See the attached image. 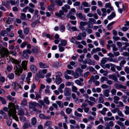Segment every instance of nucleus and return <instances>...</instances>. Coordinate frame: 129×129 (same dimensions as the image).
I'll list each match as a JSON object with an SVG mask.
<instances>
[{"label":"nucleus","instance_id":"58","mask_svg":"<svg viewBox=\"0 0 129 129\" xmlns=\"http://www.w3.org/2000/svg\"><path fill=\"white\" fill-rule=\"evenodd\" d=\"M21 19L22 20L25 19L26 18V15L24 13H21V16L20 17Z\"/></svg>","mask_w":129,"mask_h":129},{"label":"nucleus","instance_id":"52","mask_svg":"<svg viewBox=\"0 0 129 129\" xmlns=\"http://www.w3.org/2000/svg\"><path fill=\"white\" fill-rule=\"evenodd\" d=\"M82 4L84 7H90V5L86 2H84L82 3Z\"/></svg>","mask_w":129,"mask_h":129},{"label":"nucleus","instance_id":"9","mask_svg":"<svg viewBox=\"0 0 129 129\" xmlns=\"http://www.w3.org/2000/svg\"><path fill=\"white\" fill-rule=\"evenodd\" d=\"M95 63V61L94 60H92L90 59L87 58L83 62L84 64L88 63L90 65H94Z\"/></svg>","mask_w":129,"mask_h":129},{"label":"nucleus","instance_id":"31","mask_svg":"<svg viewBox=\"0 0 129 129\" xmlns=\"http://www.w3.org/2000/svg\"><path fill=\"white\" fill-rule=\"evenodd\" d=\"M81 42L78 41L76 42L75 44L80 49H82L83 47V46L81 44Z\"/></svg>","mask_w":129,"mask_h":129},{"label":"nucleus","instance_id":"34","mask_svg":"<svg viewBox=\"0 0 129 129\" xmlns=\"http://www.w3.org/2000/svg\"><path fill=\"white\" fill-rule=\"evenodd\" d=\"M101 10L102 12V16L103 17L107 15L106 9L105 8H103L101 9Z\"/></svg>","mask_w":129,"mask_h":129},{"label":"nucleus","instance_id":"18","mask_svg":"<svg viewBox=\"0 0 129 129\" xmlns=\"http://www.w3.org/2000/svg\"><path fill=\"white\" fill-rule=\"evenodd\" d=\"M27 62L26 61H22L21 65L22 68L24 70H26L27 69Z\"/></svg>","mask_w":129,"mask_h":129},{"label":"nucleus","instance_id":"2","mask_svg":"<svg viewBox=\"0 0 129 129\" xmlns=\"http://www.w3.org/2000/svg\"><path fill=\"white\" fill-rule=\"evenodd\" d=\"M10 59L12 63L16 64L15 67L14 68V72L15 74L17 76H20L22 73L23 70L22 68L19 65L20 62L13 58H11Z\"/></svg>","mask_w":129,"mask_h":129},{"label":"nucleus","instance_id":"38","mask_svg":"<svg viewBox=\"0 0 129 129\" xmlns=\"http://www.w3.org/2000/svg\"><path fill=\"white\" fill-rule=\"evenodd\" d=\"M31 89L30 90V92L31 93H33L34 92V90L36 88V85L34 83L31 85Z\"/></svg>","mask_w":129,"mask_h":129},{"label":"nucleus","instance_id":"35","mask_svg":"<svg viewBox=\"0 0 129 129\" xmlns=\"http://www.w3.org/2000/svg\"><path fill=\"white\" fill-rule=\"evenodd\" d=\"M111 66V70L112 71L115 72V71L116 70L115 68H116V65L112 63H110Z\"/></svg>","mask_w":129,"mask_h":129},{"label":"nucleus","instance_id":"11","mask_svg":"<svg viewBox=\"0 0 129 129\" xmlns=\"http://www.w3.org/2000/svg\"><path fill=\"white\" fill-rule=\"evenodd\" d=\"M12 86L15 90H18L19 88H21V86L16 82H13L12 84Z\"/></svg>","mask_w":129,"mask_h":129},{"label":"nucleus","instance_id":"16","mask_svg":"<svg viewBox=\"0 0 129 129\" xmlns=\"http://www.w3.org/2000/svg\"><path fill=\"white\" fill-rule=\"evenodd\" d=\"M39 64L40 67L41 68H47L49 67V66L46 64L43 63L42 62H40Z\"/></svg>","mask_w":129,"mask_h":129},{"label":"nucleus","instance_id":"26","mask_svg":"<svg viewBox=\"0 0 129 129\" xmlns=\"http://www.w3.org/2000/svg\"><path fill=\"white\" fill-rule=\"evenodd\" d=\"M83 71L80 68H77L75 71V72L77 73L79 75H81L82 73L83 72Z\"/></svg>","mask_w":129,"mask_h":129},{"label":"nucleus","instance_id":"13","mask_svg":"<svg viewBox=\"0 0 129 129\" xmlns=\"http://www.w3.org/2000/svg\"><path fill=\"white\" fill-rule=\"evenodd\" d=\"M29 127H32L31 125L30 124V122H26L24 123L23 125L22 126L23 129H26Z\"/></svg>","mask_w":129,"mask_h":129},{"label":"nucleus","instance_id":"24","mask_svg":"<svg viewBox=\"0 0 129 129\" xmlns=\"http://www.w3.org/2000/svg\"><path fill=\"white\" fill-rule=\"evenodd\" d=\"M37 122V120L35 117H34L31 119V126L35 125L36 124Z\"/></svg>","mask_w":129,"mask_h":129},{"label":"nucleus","instance_id":"48","mask_svg":"<svg viewBox=\"0 0 129 129\" xmlns=\"http://www.w3.org/2000/svg\"><path fill=\"white\" fill-rule=\"evenodd\" d=\"M65 110L66 112L68 114H70L72 111V109L69 108H66Z\"/></svg>","mask_w":129,"mask_h":129},{"label":"nucleus","instance_id":"44","mask_svg":"<svg viewBox=\"0 0 129 129\" xmlns=\"http://www.w3.org/2000/svg\"><path fill=\"white\" fill-rule=\"evenodd\" d=\"M75 39H76V37H72L70 40V41L72 43L75 44L77 41Z\"/></svg>","mask_w":129,"mask_h":129},{"label":"nucleus","instance_id":"3","mask_svg":"<svg viewBox=\"0 0 129 129\" xmlns=\"http://www.w3.org/2000/svg\"><path fill=\"white\" fill-rule=\"evenodd\" d=\"M86 36V33L84 32H83L82 33H80L79 34L78 36L76 37V39L78 40H83Z\"/></svg>","mask_w":129,"mask_h":129},{"label":"nucleus","instance_id":"45","mask_svg":"<svg viewBox=\"0 0 129 129\" xmlns=\"http://www.w3.org/2000/svg\"><path fill=\"white\" fill-rule=\"evenodd\" d=\"M110 64L107 63L105 64L102 67L104 69H105L106 68L109 69L110 68Z\"/></svg>","mask_w":129,"mask_h":129},{"label":"nucleus","instance_id":"60","mask_svg":"<svg viewBox=\"0 0 129 129\" xmlns=\"http://www.w3.org/2000/svg\"><path fill=\"white\" fill-rule=\"evenodd\" d=\"M10 1H6L5 3V4L4 5V6H5L7 8L10 7Z\"/></svg>","mask_w":129,"mask_h":129},{"label":"nucleus","instance_id":"30","mask_svg":"<svg viewBox=\"0 0 129 129\" xmlns=\"http://www.w3.org/2000/svg\"><path fill=\"white\" fill-rule=\"evenodd\" d=\"M59 40H61V43L59 44L63 46H66V45L67 43V41L65 40H61V39H59Z\"/></svg>","mask_w":129,"mask_h":129},{"label":"nucleus","instance_id":"23","mask_svg":"<svg viewBox=\"0 0 129 129\" xmlns=\"http://www.w3.org/2000/svg\"><path fill=\"white\" fill-rule=\"evenodd\" d=\"M108 110V109L105 108H103L102 109V110L99 111V113H100L101 114L103 115H105L106 114V112Z\"/></svg>","mask_w":129,"mask_h":129},{"label":"nucleus","instance_id":"22","mask_svg":"<svg viewBox=\"0 0 129 129\" xmlns=\"http://www.w3.org/2000/svg\"><path fill=\"white\" fill-rule=\"evenodd\" d=\"M54 2L53 5L56 4L58 6H61L62 5L63 3L61 0H55Z\"/></svg>","mask_w":129,"mask_h":129},{"label":"nucleus","instance_id":"1","mask_svg":"<svg viewBox=\"0 0 129 129\" xmlns=\"http://www.w3.org/2000/svg\"><path fill=\"white\" fill-rule=\"evenodd\" d=\"M8 107L9 109L8 111V115L10 117L12 116L15 120L18 121V118L16 114V109H19V106L17 105H15L14 103H9L8 105Z\"/></svg>","mask_w":129,"mask_h":129},{"label":"nucleus","instance_id":"64","mask_svg":"<svg viewBox=\"0 0 129 129\" xmlns=\"http://www.w3.org/2000/svg\"><path fill=\"white\" fill-rule=\"evenodd\" d=\"M48 9L50 11H53L54 10V6L52 5L49 6L48 7Z\"/></svg>","mask_w":129,"mask_h":129},{"label":"nucleus","instance_id":"6","mask_svg":"<svg viewBox=\"0 0 129 129\" xmlns=\"http://www.w3.org/2000/svg\"><path fill=\"white\" fill-rule=\"evenodd\" d=\"M27 113V110L26 108L24 109H18V114L20 116H23L24 115L25 112Z\"/></svg>","mask_w":129,"mask_h":129},{"label":"nucleus","instance_id":"49","mask_svg":"<svg viewBox=\"0 0 129 129\" xmlns=\"http://www.w3.org/2000/svg\"><path fill=\"white\" fill-rule=\"evenodd\" d=\"M0 101L2 102L3 104H5L6 103L5 100L3 97L0 96Z\"/></svg>","mask_w":129,"mask_h":129},{"label":"nucleus","instance_id":"43","mask_svg":"<svg viewBox=\"0 0 129 129\" xmlns=\"http://www.w3.org/2000/svg\"><path fill=\"white\" fill-rule=\"evenodd\" d=\"M117 113L118 116L120 117H123L124 116L123 114L122 113V112L119 110V108L117 111Z\"/></svg>","mask_w":129,"mask_h":129},{"label":"nucleus","instance_id":"37","mask_svg":"<svg viewBox=\"0 0 129 129\" xmlns=\"http://www.w3.org/2000/svg\"><path fill=\"white\" fill-rule=\"evenodd\" d=\"M109 78L112 79L113 80L116 81L117 80V77L115 75H112L109 76Z\"/></svg>","mask_w":129,"mask_h":129},{"label":"nucleus","instance_id":"32","mask_svg":"<svg viewBox=\"0 0 129 129\" xmlns=\"http://www.w3.org/2000/svg\"><path fill=\"white\" fill-rule=\"evenodd\" d=\"M55 81L56 83L58 85L62 82V80L60 78H56Z\"/></svg>","mask_w":129,"mask_h":129},{"label":"nucleus","instance_id":"12","mask_svg":"<svg viewBox=\"0 0 129 129\" xmlns=\"http://www.w3.org/2000/svg\"><path fill=\"white\" fill-rule=\"evenodd\" d=\"M73 13L71 11H69V13L67 15V17L68 18H70L71 20H75L76 17L73 15Z\"/></svg>","mask_w":129,"mask_h":129},{"label":"nucleus","instance_id":"61","mask_svg":"<svg viewBox=\"0 0 129 129\" xmlns=\"http://www.w3.org/2000/svg\"><path fill=\"white\" fill-rule=\"evenodd\" d=\"M29 28L26 27L24 29V33L25 34H27L29 33Z\"/></svg>","mask_w":129,"mask_h":129},{"label":"nucleus","instance_id":"33","mask_svg":"<svg viewBox=\"0 0 129 129\" xmlns=\"http://www.w3.org/2000/svg\"><path fill=\"white\" fill-rule=\"evenodd\" d=\"M15 2L14 1L11 0L10 1V3L12 5H15L16 4H18L19 3V0H16Z\"/></svg>","mask_w":129,"mask_h":129},{"label":"nucleus","instance_id":"27","mask_svg":"<svg viewBox=\"0 0 129 129\" xmlns=\"http://www.w3.org/2000/svg\"><path fill=\"white\" fill-rule=\"evenodd\" d=\"M104 119L105 121H106L111 120H115L114 117L113 116H111L110 117H104Z\"/></svg>","mask_w":129,"mask_h":129},{"label":"nucleus","instance_id":"57","mask_svg":"<svg viewBox=\"0 0 129 129\" xmlns=\"http://www.w3.org/2000/svg\"><path fill=\"white\" fill-rule=\"evenodd\" d=\"M52 123V122L51 121H47L44 124V126H48L51 124Z\"/></svg>","mask_w":129,"mask_h":129},{"label":"nucleus","instance_id":"40","mask_svg":"<svg viewBox=\"0 0 129 129\" xmlns=\"http://www.w3.org/2000/svg\"><path fill=\"white\" fill-rule=\"evenodd\" d=\"M56 103L61 108H62L63 107V104L62 102L59 101H57L56 102Z\"/></svg>","mask_w":129,"mask_h":129},{"label":"nucleus","instance_id":"47","mask_svg":"<svg viewBox=\"0 0 129 129\" xmlns=\"http://www.w3.org/2000/svg\"><path fill=\"white\" fill-rule=\"evenodd\" d=\"M43 101L47 105H49V101L48 100V98L47 97H46L45 98L44 100Z\"/></svg>","mask_w":129,"mask_h":129},{"label":"nucleus","instance_id":"36","mask_svg":"<svg viewBox=\"0 0 129 129\" xmlns=\"http://www.w3.org/2000/svg\"><path fill=\"white\" fill-rule=\"evenodd\" d=\"M109 91L108 90H105L103 91V94L105 96L107 97H108L109 96Z\"/></svg>","mask_w":129,"mask_h":129},{"label":"nucleus","instance_id":"14","mask_svg":"<svg viewBox=\"0 0 129 129\" xmlns=\"http://www.w3.org/2000/svg\"><path fill=\"white\" fill-rule=\"evenodd\" d=\"M107 60H108V58H107L103 57L102 58V60L101 61V63H100V65L101 66V67H102L105 65V64L107 62Z\"/></svg>","mask_w":129,"mask_h":129},{"label":"nucleus","instance_id":"63","mask_svg":"<svg viewBox=\"0 0 129 129\" xmlns=\"http://www.w3.org/2000/svg\"><path fill=\"white\" fill-rule=\"evenodd\" d=\"M27 45V43L26 42H24L21 43L20 45V47L21 48H23Z\"/></svg>","mask_w":129,"mask_h":129},{"label":"nucleus","instance_id":"7","mask_svg":"<svg viewBox=\"0 0 129 129\" xmlns=\"http://www.w3.org/2000/svg\"><path fill=\"white\" fill-rule=\"evenodd\" d=\"M114 86L117 89H126L127 88V87L126 86L123 85L118 83H115L114 84Z\"/></svg>","mask_w":129,"mask_h":129},{"label":"nucleus","instance_id":"56","mask_svg":"<svg viewBox=\"0 0 129 129\" xmlns=\"http://www.w3.org/2000/svg\"><path fill=\"white\" fill-rule=\"evenodd\" d=\"M27 100L26 99H24L21 102V105H26L27 104Z\"/></svg>","mask_w":129,"mask_h":129},{"label":"nucleus","instance_id":"20","mask_svg":"<svg viewBox=\"0 0 129 129\" xmlns=\"http://www.w3.org/2000/svg\"><path fill=\"white\" fill-rule=\"evenodd\" d=\"M116 16V14L114 12L112 13L107 18V19L109 20H110L115 17Z\"/></svg>","mask_w":129,"mask_h":129},{"label":"nucleus","instance_id":"59","mask_svg":"<svg viewBox=\"0 0 129 129\" xmlns=\"http://www.w3.org/2000/svg\"><path fill=\"white\" fill-rule=\"evenodd\" d=\"M74 114L77 117H80L82 116V114L78 113L77 111H75L74 112Z\"/></svg>","mask_w":129,"mask_h":129},{"label":"nucleus","instance_id":"17","mask_svg":"<svg viewBox=\"0 0 129 129\" xmlns=\"http://www.w3.org/2000/svg\"><path fill=\"white\" fill-rule=\"evenodd\" d=\"M78 16L79 18L81 20L84 21H87V19L86 18L85 16L83 15L81 13H79L78 14Z\"/></svg>","mask_w":129,"mask_h":129},{"label":"nucleus","instance_id":"50","mask_svg":"<svg viewBox=\"0 0 129 129\" xmlns=\"http://www.w3.org/2000/svg\"><path fill=\"white\" fill-rule=\"evenodd\" d=\"M35 79L38 82H39L40 81V77L39 75V74L37 73L35 75Z\"/></svg>","mask_w":129,"mask_h":129},{"label":"nucleus","instance_id":"62","mask_svg":"<svg viewBox=\"0 0 129 129\" xmlns=\"http://www.w3.org/2000/svg\"><path fill=\"white\" fill-rule=\"evenodd\" d=\"M72 91L73 92H75L78 90V88L75 86L72 85Z\"/></svg>","mask_w":129,"mask_h":129},{"label":"nucleus","instance_id":"15","mask_svg":"<svg viewBox=\"0 0 129 129\" xmlns=\"http://www.w3.org/2000/svg\"><path fill=\"white\" fill-rule=\"evenodd\" d=\"M64 94L66 96H69L70 95L71 93L70 92L69 88H66L64 90Z\"/></svg>","mask_w":129,"mask_h":129},{"label":"nucleus","instance_id":"39","mask_svg":"<svg viewBox=\"0 0 129 129\" xmlns=\"http://www.w3.org/2000/svg\"><path fill=\"white\" fill-rule=\"evenodd\" d=\"M18 34L19 35V36L21 39L23 38V36L22 34V31L21 29L19 30L17 32Z\"/></svg>","mask_w":129,"mask_h":129},{"label":"nucleus","instance_id":"28","mask_svg":"<svg viewBox=\"0 0 129 129\" xmlns=\"http://www.w3.org/2000/svg\"><path fill=\"white\" fill-rule=\"evenodd\" d=\"M115 23V22L113 21L108 24L107 26L108 29L110 30L112 29V25Z\"/></svg>","mask_w":129,"mask_h":129},{"label":"nucleus","instance_id":"42","mask_svg":"<svg viewBox=\"0 0 129 129\" xmlns=\"http://www.w3.org/2000/svg\"><path fill=\"white\" fill-rule=\"evenodd\" d=\"M89 70L91 72H94V73H93V74H96L97 73L96 71L95 70L94 68L91 67H89Z\"/></svg>","mask_w":129,"mask_h":129},{"label":"nucleus","instance_id":"51","mask_svg":"<svg viewBox=\"0 0 129 129\" xmlns=\"http://www.w3.org/2000/svg\"><path fill=\"white\" fill-rule=\"evenodd\" d=\"M13 69V67L12 66L8 65L6 68L8 72H10Z\"/></svg>","mask_w":129,"mask_h":129},{"label":"nucleus","instance_id":"8","mask_svg":"<svg viewBox=\"0 0 129 129\" xmlns=\"http://www.w3.org/2000/svg\"><path fill=\"white\" fill-rule=\"evenodd\" d=\"M47 70L46 69H44L42 70L39 71L37 73L39 74V75L41 78H43L44 77V74L47 73Z\"/></svg>","mask_w":129,"mask_h":129},{"label":"nucleus","instance_id":"41","mask_svg":"<svg viewBox=\"0 0 129 129\" xmlns=\"http://www.w3.org/2000/svg\"><path fill=\"white\" fill-rule=\"evenodd\" d=\"M0 35L1 36H3L4 37L6 36V34H7L8 35L7 31L5 30H3L0 33ZM7 36V35H6Z\"/></svg>","mask_w":129,"mask_h":129},{"label":"nucleus","instance_id":"4","mask_svg":"<svg viewBox=\"0 0 129 129\" xmlns=\"http://www.w3.org/2000/svg\"><path fill=\"white\" fill-rule=\"evenodd\" d=\"M37 105H39V104L35 102H30L29 104V107L31 109H33V111H37V109L35 108L36 106Z\"/></svg>","mask_w":129,"mask_h":129},{"label":"nucleus","instance_id":"55","mask_svg":"<svg viewBox=\"0 0 129 129\" xmlns=\"http://www.w3.org/2000/svg\"><path fill=\"white\" fill-rule=\"evenodd\" d=\"M108 79V78L105 77L103 76L101 78V81L103 82L104 81H107Z\"/></svg>","mask_w":129,"mask_h":129},{"label":"nucleus","instance_id":"19","mask_svg":"<svg viewBox=\"0 0 129 129\" xmlns=\"http://www.w3.org/2000/svg\"><path fill=\"white\" fill-rule=\"evenodd\" d=\"M79 80L77 79L76 80L75 82L77 85L81 86L82 85V83L81 82H82L83 81V79L82 78H80L79 79Z\"/></svg>","mask_w":129,"mask_h":129},{"label":"nucleus","instance_id":"10","mask_svg":"<svg viewBox=\"0 0 129 129\" xmlns=\"http://www.w3.org/2000/svg\"><path fill=\"white\" fill-rule=\"evenodd\" d=\"M9 54V52L6 49L3 52L1 53V57H7Z\"/></svg>","mask_w":129,"mask_h":129},{"label":"nucleus","instance_id":"5","mask_svg":"<svg viewBox=\"0 0 129 129\" xmlns=\"http://www.w3.org/2000/svg\"><path fill=\"white\" fill-rule=\"evenodd\" d=\"M67 27L68 28V29L71 31H79V30L76 27H71V25L68 23L67 25Z\"/></svg>","mask_w":129,"mask_h":129},{"label":"nucleus","instance_id":"53","mask_svg":"<svg viewBox=\"0 0 129 129\" xmlns=\"http://www.w3.org/2000/svg\"><path fill=\"white\" fill-rule=\"evenodd\" d=\"M62 46L60 44H58V47L59 48V51L61 52L63 51L64 49V47Z\"/></svg>","mask_w":129,"mask_h":129},{"label":"nucleus","instance_id":"29","mask_svg":"<svg viewBox=\"0 0 129 129\" xmlns=\"http://www.w3.org/2000/svg\"><path fill=\"white\" fill-rule=\"evenodd\" d=\"M114 99V102L116 104L118 103V101L120 100V98L119 97L117 96H115L113 97Z\"/></svg>","mask_w":129,"mask_h":129},{"label":"nucleus","instance_id":"21","mask_svg":"<svg viewBox=\"0 0 129 129\" xmlns=\"http://www.w3.org/2000/svg\"><path fill=\"white\" fill-rule=\"evenodd\" d=\"M30 69L31 71L34 73H36L37 70V67L35 65H33L31 66Z\"/></svg>","mask_w":129,"mask_h":129},{"label":"nucleus","instance_id":"25","mask_svg":"<svg viewBox=\"0 0 129 129\" xmlns=\"http://www.w3.org/2000/svg\"><path fill=\"white\" fill-rule=\"evenodd\" d=\"M64 12L63 11L60 10L59 12V13H55V15L58 17H61V16L64 14Z\"/></svg>","mask_w":129,"mask_h":129},{"label":"nucleus","instance_id":"54","mask_svg":"<svg viewBox=\"0 0 129 129\" xmlns=\"http://www.w3.org/2000/svg\"><path fill=\"white\" fill-rule=\"evenodd\" d=\"M23 55L24 57L26 59H27L28 57V56L27 54V53L24 50L23 51Z\"/></svg>","mask_w":129,"mask_h":129},{"label":"nucleus","instance_id":"46","mask_svg":"<svg viewBox=\"0 0 129 129\" xmlns=\"http://www.w3.org/2000/svg\"><path fill=\"white\" fill-rule=\"evenodd\" d=\"M14 75L13 73H11L8 75V77L10 79H12L14 78Z\"/></svg>","mask_w":129,"mask_h":129}]
</instances>
